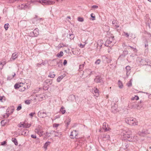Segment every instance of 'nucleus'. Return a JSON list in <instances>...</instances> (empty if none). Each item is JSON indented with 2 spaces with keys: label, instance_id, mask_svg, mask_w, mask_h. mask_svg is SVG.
Here are the masks:
<instances>
[{
  "label": "nucleus",
  "instance_id": "nucleus-1",
  "mask_svg": "<svg viewBox=\"0 0 151 151\" xmlns=\"http://www.w3.org/2000/svg\"><path fill=\"white\" fill-rule=\"evenodd\" d=\"M131 132L129 130L127 131L123 130L121 133V135L124 140H127L129 142H133L135 141L134 137H131L130 135L132 134Z\"/></svg>",
  "mask_w": 151,
  "mask_h": 151
},
{
  "label": "nucleus",
  "instance_id": "nucleus-2",
  "mask_svg": "<svg viewBox=\"0 0 151 151\" xmlns=\"http://www.w3.org/2000/svg\"><path fill=\"white\" fill-rule=\"evenodd\" d=\"M125 121L128 124L132 125L135 126L138 124V122L136 119L133 118L127 117L125 119Z\"/></svg>",
  "mask_w": 151,
  "mask_h": 151
},
{
  "label": "nucleus",
  "instance_id": "nucleus-3",
  "mask_svg": "<svg viewBox=\"0 0 151 151\" xmlns=\"http://www.w3.org/2000/svg\"><path fill=\"white\" fill-rule=\"evenodd\" d=\"M114 37L112 36L109 38L107 40L105 44V45L108 47H110L114 45L115 43V41L114 39Z\"/></svg>",
  "mask_w": 151,
  "mask_h": 151
},
{
  "label": "nucleus",
  "instance_id": "nucleus-4",
  "mask_svg": "<svg viewBox=\"0 0 151 151\" xmlns=\"http://www.w3.org/2000/svg\"><path fill=\"white\" fill-rule=\"evenodd\" d=\"M136 102H132L129 103L128 104V107L130 109L137 108L138 109H140L142 106L139 104L138 105L136 104Z\"/></svg>",
  "mask_w": 151,
  "mask_h": 151
},
{
  "label": "nucleus",
  "instance_id": "nucleus-5",
  "mask_svg": "<svg viewBox=\"0 0 151 151\" xmlns=\"http://www.w3.org/2000/svg\"><path fill=\"white\" fill-rule=\"evenodd\" d=\"M24 83H16L14 86V87L15 89H17L19 88L20 87H22V88H21V91H24L26 88L24 86L23 87V85H24Z\"/></svg>",
  "mask_w": 151,
  "mask_h": 151
},
{
  "label": "nucleus",
  "instance_id": "nucleus-6",
  "mask_svg": "<svg viewBox=\"0 0 151 151\" xmlns=\"http://www.w3.org/2000/svg\"><path fill=\"white\" fill-rule=\"evenodd\" d=\"M147 59H143L142 58H138V60L139 61L138 64L140 65H147L146 63Z\"/></svg>",
  "mask_w": 151,
  "mask_h": 151
},
{
  "label": "nucleus",
  "instance_id": "nucleus-7",
  "mask_svg": "<svg viewBox=\"0 0 151 151\" xmlns=\"http://www.w3.org/2000/svg\"><path fill=\"white\" fill-rule=\"evenodd\" d=\"M38 116L40 118H44L47 116V114L45 112L39 111L38 113Z\"/></svg>",
  "mask_w": 151,
  "mask_h": 151
},
{
  "label": "nucleus",
  "instance_id": "nucleus-8",
  "mask_svg": "<svg viewBox=\"0 0 151 151\" xmlns=\"http://www.w3.org/2000/svg\"><path fill=\"white\" fill-rule=\"evenodd\" d=\"M91 91L94 96H95L96 97H98L99 95V90L95 87L93 88L91 90Z\"/></svg>",
  "mask_w": 151,
  "mask_h": 151
},
{
  "label": "nucleus",
  "instance_id": "nucleus-9",
  "mask_svg": "<svg viewBox=\"0 0 151 151\" xmlns=\"http://www.w3.org/2000/svg\"><path fill=\"white\" fill-rule=\"evenodd\" d=\"M148 133H149L148 132L147 130H142L141 132L140 131L138 132L137 133L138 135L142 137L145 136L146 134Z\"/></svg>",
  "mask_w": 151,
  "mask_h": 151
},
{
  "label": "nucleus",
  "instance_id": "nucleus-10",
  "mask_svg": "<svg viewBox=\"0 0 151 151\" xmlns=\"http://www.w3.org/2000/svg\"><path fill=\"white\" fill-rule=\"evenodd\" d=\"M78 133L76 130L72 131L70 135V138L71 139H73L74 138H76V136L78 135Z\"/></svg>",
  "mask_w": 151,
  "mask_h": 151
},
{
  "label": "nucleus",
  "instance_id": "nucleus-11",
  "mask_svg": "<svg viewBox=\"0 0 151 151\" xmlns=\"http://www.w3.org/2000/svg\"><path fill=\"white\" fill-rule=\"evenodd\" d=\"M32 33L33 34V36L37 37L39 34V29L36 28L33 30Z\"/></svg>",
  "mask_w": 151,
  "mask_h": 151
},
{
  "label": "nucleus",
  "instance_id": "nucleus-12",
  "mask_svg": "<svg viewBox=\"0 0 151 151\" xmlns=\"http://www.w3.org/2000/svg\"><path fill=\"white\" fill-rule=\"evenodd\" d=\"M108 128V125L106 124V123L104 122L102 126L103 129H105V131H107L109 130V128Z\"/></svg>",
  "mask_w": 151,
  "mask_h": 151
},
{
  "label": "nucleus",
  "instance_id": "nucleus-13",
  "mask_svg": "<svg viewBox=\"0 0 151 151\" xmlns=\"http://www.w3.org/2000/svg\"><path fill=\"white\" fill-rule=\"evenodd\" d=\"M101 80L102 78L99 76H96L94 79L95 81L97 83L101 82Z\"/></svg>",
  "mask_w": 151,
  "mask_h": 151
},
{
  "label": "nucleus",
  "instance_id": "nucleus-14",
  "mask_svg": "<svg viewBox=\"0 0 151 151\" xmlns=\"http://www.w3.org/2000/svg\"><path fill=\"white\" fill-rule=\"evenodd\" d=\"M28 6L27 5V4H22L20 5L19 6V9H20L21 8V9H25L27 8L28 7Z\"/></svg>",
  "mask_w": 151,
  "mask_h": 151
},
{
  "label": "nucleus",
  "instance_id": "nucleus-15",
  "mask_svg": "<svg viewBox=\"0 0 151 151\" xmlns=\"http://www.w3.org/2000/svg\"><path fill=\"white\" fill-rule=\"evenodd\" d=\"M18 57V55L17 54L15 53H13L12 55V57L10 58V60L11 61H12V59L13 60H15L16 58H17Z\"/></svg>",
  "mask_w": 151,
  "mask_h": 151
},
{
  "label": "nucleus",
  "instance_id": "nucleus-16",
  "mask_svg": "<svg viewBox=\"0 0 151 151\" xmlns=\"http://www.w3.org/2000/svg\"><path fill=\"white\" fill-rule=\"evenodd\" d=\"M112 24L116 28L119 27V25H118L117 22L115 20H114L112 21Z\"/></svg>",
  "mask_w": 151,
  "mask_h": 151
},
{
  "label": "nucleus",
  "instance_id": "nucleus-17",
  "mask_svg": "<svg viewBox=\"0 0 151 151\" xmlns=\"http://www.w3.org/2000/svg\"><path fill=\"white\" fill-rule=\"evenodd\" d=\"M92 71L90 69H86L85 71L84 72L85 73H86L87 74V75H90L91 74Z\"/></svg>",
  "mask_w": 151,
  "mask_h": 151
},
{
  "label": "nucleus",
  "instance_id": "nucleus-18",
  "mask_svg": "<svg viewBox=\"0 0 151 151\" xmlns=\"http://www.w3.org/2000/svg\"><path fill=\"white\" fill-rule=\"evenodd\" d=\"M54 132V134L55 137H61V136L62 135L61 133L60 132H56L53 131Z\"/></svg>",
  "mask_w": 151,
  "mask_h": 151
},
{
  "label": "nucleus",
  "instance_id": "nucleus-19",
  "mask_svg": "<svg viewBox=\"0 0 151 151\" xmlns=\"http://www.w3.org/2000/svg\"><path fill=\"white\" fill-rule=\"evenodd\" d=\"M117 109V105L116 104H114V106L111 107L112 111L115 112L116 111Z\"/></svg>",
  "mask_w": 151,
  "mask_h": 151
},
{
  "label": "nucleus",
  "instance_id": "nucleus-20",
  "mask_svg": "<svg viewBox=\"0 0 151 151\" xmlns=\"http://www.w3.org/2000/svg\"><path fill=\"white\" fill-rule=\"evenodd\" d=\"M15 73H14V74L12 75H9L8 76V77L7 78V80H10L12 79L13 78L14 76L15 75Z\"/></svg>",
  "mask_w": 151,
  "mask_h": 151
},
{
  "label": "nucleus",
  "instance_id": "nucleus-21",
  "mask_svg": "<svg viewBox=\"0 0 151 151\" xmlns=\"http://www.w3.org/2000/svg\"><path fill=\"white\" fill-rule=\"evenodd\" d=\"M67 37L69 38L70 39H73L74 37V36L73 34H70L69 33V35H67Z\"/></svg>",
  "mask_w": 151,
  "mask_h": 151
},
{
  "label": "nucleus",
  "instance_id": "nucleus-22",
  "mask_svg": "<svg viewBox=\"0 0 151 151\" xmlns=\"http://www.w3.org/2000/svg\"><path fill=\"white\" fill-rule=\"evenodd\" d=\"M64 77V76L63 75L59 76L57 79V81L58 82H60Z\"/></svg>",
  "mask_w": 151,
  "mask_h": 151
},
{
  "label": "nucleus",
  "instance_id": "nucleus-23",
  "mask_svg": "<svg viewBox=\"0 0 151 151\" xmlns=\"http://www.w3.org/2000/svg\"><path fill=\"white\" fill-rule=\"evenodd\" d=\"M12 141L14 142L15 145H17L18 143L17 139L15 138H13L12 139Z\"/></svg>",
  "mask_w": 151,
  "mask_h": 151
},
{
  "label": "nucleus",
  "instance_id": "nucleus-24",
  "mask_svg": "<svg viewBox=\"0 0 151 151\" xmlns=\"http://www.w3.org/2000/svg\"><path fill=\"white\" fill-rule=\"evenodd\" d=\"M50 143V142H46L44 144V147L46 150L47 149V147Z\"/></svg>",
  "mask_w": 151,
  "mask_h": 151
},
{
  "label": "nucleus",
  "instance_id": "nucleus-25",
  "mask_svg": "<svg viewBox=\"0 0 151 151\" xmlns=\"http://www.w3.org/2000/svg\"><path fill=\"white\" fill-rule=\"evenodd\" d=\"M24 128H27L29 127L31 125L30 124L24 123Z\"/></svg>",
  "mask_w": 151,
  "mask_h": 151
},
{
  "label": "nucleus",
  "instance_id": "nucleus-26",
  "mask_svg": "<svg viewBox=\"0 0 151 151\" xmlns=\"http://www.w3.org/2000/svg\"><path fill=\"white\" fill-rule=\"evenodd\" d=\"M63 52L62 51H60L59 53L57 54V56L58 57H61L63 56Z\"/></svg>",
  "mask_w": 151,
  "mask_h": 151
},
{
  "label": "nucleus",
  "instance_id": "nucleus-27",
  "mask_svg": "<svg viewBox=\"0 0 151 151\" xmlns=\"http://www.w3.org/2000/svg\"><path fill=\"white\" fill-rule=\"evenodd\" d=\"M64 108L62 106L60 110V111L62 112L63 114H64L66 112V111L64 109Z\"/></svg>",
  "mask_w": 151,
  "mask_h": 151
},
{
  "label": "nucleus",
  "instance_id": "nucleus-28",
  "mask_svg": "<svg viewBox=\"0 0 151 151\" xmlns=\"http://www.w3.org/2000/svg\"><path fill=\"white\" fill-rule=\"evenodd\" d=\"M147 65L151 67V61L148 59H147L146 60Z\"/></svg>",
  "mask_w": 151,
  "mask_h": 151
},
{
  "label": "nucleus",
  "instance_id": "nucleus-29",
  "mask_svg": "<svg viewBox=\"0 0 151 151\" xmlns=\"http://www.w3.org/2000/svg\"><path fill=\"white\" fill-rule=\"evenodd\" d=\"M132 79H131L130 81L127 83V85L128 87H129L132 86Z\"/></svg>",
  "mask_w": 151,
  "mask_h": 151
},
{
  "label": "nucleus",
  "instance_id": "nucleus-30",
  "mask_svg": "<svg viewBox=\"0 0 151 151\" xmlns=\"http://www.w3.org/2000/svg\"><path fill=\"white\" fill-rule=\"evenodd\" d=\"M118 85L119 88H123V85L122 82L120 80L118 81Z\"/></svg>",
  "mask_w": 151,
  "mask_h": 151
},
{
  "label": "nucleus",
  "instance_id": "nucleus-31",
  "mask_svg": "<svg viewBox=\"0 0 151 151\" xmlns=\"http://www.w3.org/2000/svg\"><path fill=\"white\" fill-rule=\"evenodd\" d=\"M84 66V64H83L82 65H80L79 70L80 71H82L83 69Z\"/></svg>",
  "mask_w": 151,
  "mask_h": 151
},
{
  "label": "nucleus",
  "instance_id": "nucleus-32",
  "mask_svg": "<svg viewBox=\"0 0 151 151\" xmlns=\"http://www.w3.org/2000/svg\"><path fill=\"white\" fill-rule=\"evenodd\" d=\"M43 131H42V129H41V128H40V130H39V133L38 134L39 135V136H41L43 135Z\"/></svg>",
  "mask_w": 151,
  "mask_h": 151
},
{
  "label": "nucleus",
  "instance_id": "nucleus-33",
  "mask_svg": "<svg viewBox=\"0 0 151 151\" xmlns=\"http://www.w3.org/2000/svg\"><path fill=\"white\" fill-rule=\"evenodd\" d=\"M126 69L127 71V72L129 71L131 69V67L129 66L128 65L126 67Z\"/></svg>",
  "mask_w": 151,
  "mask_h": 151
},
{
  "label": "nucleus",
  "instance_id": "nucleus-34",
  "mask_svg": "<svg viewBox=\"0 0 151 151\" xmlns=\"http://www.w3.org/2000/svg\"><path fill=\"white\" fill-rule=\"evenodd\" d=\"M24 123L21 122L18 124V126L19 127H22L24 128Z\"/></svg>",
  "mask_w": 151,
  "mask_h": 151
},
{
  "label": "nucleus",
  "instance_id": "nucleus-35",
  "mask_svg": "<svg viewBox=\"0 0 151 151\" xmlns=\"http://www.w3.org/2000/svg\"><path fill=\"white\" fill-rule=\"evenodd\" d=\"M139 99V97L137 96H135L134 97H133L131 99L132 100H134V99H135L136 100H138Z\"/></svg>",
  "mask_w": 151,
  "mask_h": 151
},
{
  "label": "nucleus",
  "instance_id": "nucleus-36",
  "mask_svg": "<svg viewBox=\"0 0 151 151\" xmlns=\"http://www.w3.org/2000/svg\"><path fill=\"white\" fill-rule=\"evenodd\" d=\"M91 17H92V20H95V14H94L92 13L91 14Z\"/></svg>",
  "mask_w": 151,
  "mask_h": 151
},
{
  "label": "nucleus",
  "instance_id": "nucleus-37",
  "mask_svg": "<svg viewBox=\"0 0 151 151\" xmlns=\"http://www.w3.org/2000/svg\"><path fill=\"white\" fill-rule=\"evenodd\" d=\"M40 128V127H39L38 128L36 129H35V132L37 133L38 134L39 133V130Z\"/></svg>",
  "mask_w": 151,
  "mask_h": 151
},
{
  "label": "nucleus",
  "instance_id": "nucleus-38",
  "mask_svg": "<svg viewBox=\"0 0 151 151\" xmlns=\"http://www.w3.org/2000/svg\"><path fill=\"white\" fill-rule=\"evenodd\" d=\"M101 61V60L100 59H98L95 62V64L96 65H99Z\"/></svg>",
  "mask_w": 151,
  "mask_h": 151
},
{
  "label": "nucleus",
  "instance_id": "nucleus-39",
  "mask_svg": "<svg viewBox=\"0 0 151 151\" xmlns=\"http://www.w3.org/2000/svg\"><path fill=\"white\" fill-rule=\"evenodd\" d=\"M78 21L81 22H82L84 21L83 19V18L80 17H78Z\"/></svg>",
  "mask_w": 151,
  "mask_h": 151
},
{
  "label": "nucleus",
  "instance_id": "nucleus-40",
  "mask_svg": "<svg viewBox=\"0 0 151 151\" xmlns=\"http://www.w3.org/2000/svg\"><path fill=\"white\" fill-rule=\"evenodd\" d=\"M55 76V75L54 74L50 73L48 76V77L51 78H54Z\"/></svg>",
  "mask_w": 151,
  "mask_h": 151
},
{
  "label": "nucleus",
  "instance_id": "nucleus-41",
  "mask_svg": "<svg viewBox=\"0 0 151 151\" xmlns=\"http://www.w3.org/2000/svg\"><path fill=\"white\" fill-rule=\"evenodd\" d=\"M1 126H4V125L5 124V123L4 122V120H2L1 122Z\"/></svg>",
  "mask_w": 151,
  "mask_h": 151
},
{
  "label": "nucleus",
  "instance_id": "nucleus-42",
  "mask_svg": "<svg viewBox=\"0 0 151 151\" xmlns=\"http://www.w3.org/2000/svg\"><path fill=\"white\" fill-rule=\"evenodd\" d=\"M9 25V24H6L4 25V27L6 30H7L8 29L9 27L8 26Z\"/></svg>",
  "mask_w": 151,
  "mask_h": 151
},
{
  "label": "nucleus",
  "instance_id": "nucleus-43",
  "mask_svg": "<svg viewBox=\"0 0 151 151\" xmlns=\"http://www.w3.org/2000/svg\"><path fill=\"white\" fill-rule=\"evenodd\" d=\"M87 40V39L86 40H85V42H84L85 44L84 45H82L81 44H80V46H81V48H83L84 47L85 45L87 43L86 42V41Z\"/></svg>",
  "mask_w": 151,
  "mask_h": 151
},
{
  "label": "nucleus",
  "instance_id": "nucleus-44",
  "mask_svg": "<svg viewBox=\"0 0 151 151\" xmlns=\"http://www.w3.org/2000/svg\"><path fill=\"white\" fill-rule=\"evenodd\" d=\"M123 33H124V36H125L126 37H129V34H128L127 33L124 32H123Z\"/></svg>",
  "mask_w": 151,
  "mask_h": 151
},
{
  "label": "nucleus",
  "instance_id": "nucleus-45",
  "mask_svg": "<svg viewBox=\"0 0 151 151\" xmlns=\"http://www.w3.org/2000/svg\"><path fill=\"white\" fill-rule=\"evenodd\" d=\"M59 125V124H57L56 123L54 124H53V127H58Z\"/></svg>",
  "mask_w": 151,
  "mask_h": 151
},
{
  "label": "nucleus",
  "instance_id": "nucleus-46",
  "mask_svg": "<svg viewBox=\"0 0 151 151\" xmlns=\"http://www.w3.org/2000/svg\"><path fill=\"white\" fill-rule=\"evenodd\" d=\"M25 103L27 104H29L30 102V100H26L25 101Z\"/></svg>",
  "mask_w": 151,
  "mask_h": 151
},
{
  "label": "nucleus",
  "instance_id": "nucleus-47",
  "mask_svg": "<svg viewBox=\"0 0 151 151\" xmlns=\"http://www.w3.org/2000/svg\"><path fill=\"white\" fill-rule=\"evenodd\" d=\"M35 114V112H33V113H30L29 114V115H30L31 117V118H32V117L33 116V115Z\"/></svg>",
  "mask_w": 151,
  "mask_h": 151
},
{
  "label": "nucleus",
  "instance_id": "nucleus-48",
  "mask_svg": "<svg viewBox=\"0 0 151 151\" xmlns=\"http://www.w3.org/2000/svg\"><path fill=\"white\" fill-rule=\"evenodd\" d=\"M3 66V65L1 63V62H0V69L1 70Z\"/></svg>",
  "mask_w": 151,
  "mask_h": 151
},
{
  "label": "nucleus",
  "instance_id": "nucleus-49",
  "mask_svg": "<svg viewBox=\"0 0 151 151\" xmlns=\"http://www.w3.org/2000/svg\"><path fill=\"white\" fill-rule=\"evenodd\" d=\"M21 109H22L21 106H19L17 107V111H19V110H21Z\"/></svg>",
  "mask_w": 151,
  "mask_h": 151
},
{
  "label": "nucleus",
  "instance_id": "nucleus-50",
  "mask_svg": "<svg viewBox=\"0 0 151 151\" xmlns=\"http://www.w3.org/2000/svg\"><path fill=\"white\" fill-rule=\"evenodd\" d=\"M31 137L33 138H36V136L35 135L32 134L31 136Z\"/></svg>",
  "mask_w": 151,
  "mask_h": 151
},
{
  "label": "nucleus",
  "instance_id": "nucleus-51",
  "mask_svg": "<svg viewBox=\"0 0 151 151\" xmlns=\"http://www.w3.org/2000/svg\"><path fill=\"white\" fill-rule=\"evenodd\" d=\"M92 8H97L98 7V6L97 5H93L92 7Z\"/></svg>",
  "mask_w": 151,
  "mask_h": 151
},
{
  "label": "nucleus",
  "instance_id": "nucleus-52",
  "mask_svg": "<svg viewBox=\"0 0 151 151\" xmlns=\"http://www.w3.org/2000/svg\"><path fill=\"white\" fill-rule=\"evenodd\" d=\"M67 63V61L66 60H64L63 64L64 65H65Z\"/></svg>",
  "mask_w": 151,
  "mask_h": 151
},
{
  "label": "nucleus",
  "instance_id": "nucleus-53",
  "mask_svg": "<svg viewBox=\"0 0 151 151\" xmlns=\"http://www.w3.org/2000/svg\"><path fill=\"white\" fill-rule=\"evenodd\" d=\"M6 143V141H4L3 142H1V145H5Z\"/></svg>",
  "mask_w": 151,
  "mask_h": 151
},
{
  "label": "nucleus",
  "instance_id": "nucleus-54",
  "mask_svg": "<svg viewBox=\"0 0 151 151\" xmlns=\"http://www.w3.org/2000/svg\"><path fill=\"white\" fill-rule=\"evenodd\" d=\"M123 53H125L126 54H127L128 53V51L127 50H125L123 51Z\"/></svg>",
  "mask_w": 151,
  "mask_h": 151
},
{
  "label": "nucleus",
  "instance_id": "nucleus-55",
  "mask_svg": "<svg viewBox=\"0 0 151 151\" xmlns=\"http://www.w3.org/2000/svg\"><path fill=\"white\" fill-rule=\"evenodd\" d=\"M105 137H106L107 139H109L110 137L108 135H106Z\"/></svg>",
  "mask_w": 151,
  "mask_h": 151
},
{
  "label": "nucleus",
  "instance_id": "nucleus-56",
  "mask_svg": "<svg viewBox=\"0 0 151 151\" xmlns=\"http://www.w3.org/2000/svg\"><path fill=\"white\" fill-rule=\"evenodd\" d=\"M6 61H4L3 62H1L2 64L4 66L6 64Z\"/></svg>",
  "mask_w": 151,
  "mask_h": 151
},
{
  "label": "nucleus",
  "instance_id": "nucleus-57",
  "mask_svg": "<svg viewBox=\"0 0 151 151\" xmlns=\"http://www.w3.org/2000/svg\"><path fill=\"white\" fill-rule=\"evenodd\" d=\"M12 111H11L10 112L11 114H12L13 112V111L14 110V108H13L12 109Z\"/></svg>",
  "mask_w": 151,
  "mask_h": 151
},
{
  "label": "nucleus",
  "instance_id": "nucleus-58",
  "mask_svg": "<svg viewBox=\"0 0 151 151\" xmlns=\"http://www.w3.org/2000/svg\"><path fill=\"white\" fill-rule=\"evenodd\" d=\"M3 99V97L2 96H0V101H2Z\"/></svg>",
  "mask_w": 151,
  "mask_h": 151
},
{
  "label": "nucleus",
  "instance_id": "nucleus-59",
  "mask_svg": "<svg viewBox=\"0 0 151 151\" xmlns=\"http://www.w3.org/2000/svg\"><path fill=\"white\" fill-rule=\"evenodd\" d=\"M70 121L68 122L67 123V126H68L69 124Z\"/></svg>",
  "mask_w": 151,
  "mask_h": 151
},
{
  "label": "nucleus",
  "instance_id": "nucleus-60",
  "mask_svg": "<svg viewBox=\"0 0 151 151\" xmlns=\"http://www.w3.org/2000/svg\"><path fill=\"white\" fill-rule=\"evenodd\" d=\"M148 44H145V47H148Z\"/></svg>",
  "mask_w": 151,
  "mask_h": 151
},
{
  "label": "nucleus",
  "instance_id": "nucleus-61",
  "mask_svg": "<svg viewBox=\"0 0 151 151\" xmlns=\"http://www.w3.org/2000/svg\"><path fill=\"white\" fill-rule=\"evenodd\" d=\"M149 98H150V99L151 98V94H150V95H149Z\"/></svg>",
  "mask_w": 151,
  "mask_h": 151
},
{
  "label": "nucleus",
  "instance_id": "nucleus-62",
  "mask_svg": "<svg viewBox=\"0 0 151 151\" xmlns=\"http://www.w3.org/2000/svg\"><path fill=\"white\" fill-rule=\"evenodd\" d=\"M129 47L131 48H132V49H134L133 47H132L131 46H129Z\"/></svg>",
  "mask_w": 151,
  "mask_h": 151
},
{
  "label": "nucleus",
  "instance_id": "nucleus-63",
  "mask_svg": "<svg viewBox=\"0 0 151 151\" xmlns=\"http://www.w3.org/2000/svg\"><path fill=\"white\" fill-rule=\"evenodd\" d=\"M41 65V64H39V63H38L37 64V65L38 67H39V66H40Z\"/></svg>",
  "mask_w": 151,
  "mask_h": 151
},
{
  "label": "nucleus",
  "instance_id": "nucleus-64",
  "mask_svg": "<svg viewBox=\"0 0 151 151\" xmlns=\"http://www.w3.org/2000/svg\"><path fill=\"white\" fill-rule=\"evenodd\" d=\"M67 18H69V19H70V16H68L67 17Z\"/></svg>",
  "mask_w": 151,
  "mask_h": 151
}]
</instances>
